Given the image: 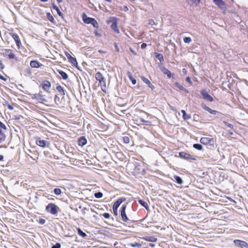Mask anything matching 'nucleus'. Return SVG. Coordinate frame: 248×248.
Here are the masks:
<instances>
[{
  "mask_svg": "<svg viewBox=\"0 0 248 248\" xmlns=\"http://www.w3.org/2000/svg\"><path fill=\"white\" fill-rule=\"evenodd\" d=\"M46 211L50 214L57 216L59 211H60V208L55 203H49L45 208Z\"/></svg>",
  "mask_w": 248,
  "mask_h": 248,
  "instance_id": "f257e3e1",
  "label": "nucleus"
},
{
  "mask_svg": "<svg viewBox=\"0 0 248 248\" xmlns=\"http://www.w3.org/2000/svg\"><path fill=\"white\" fill-rule=\"evenodd\" d=\"M200 142L203 145L208 146L209 149H212L214 147V144L215 143V140L210 136L209 137H202L201 138Z\"/></svg>",
  "mask_w": 248,
  "mask_h": 248,
  "instance_id": "f03ea898",
  "label": "nucleus"
},
{
  "mask_svg": "<svg viewBox=\"0 0 248 248\" xmlns=\"http://www.w3.org/2000/svg\"><path fill=\"white\" fill-rule=\"evenodd\" d=\"M126 201V198L124 197H121L118 199L112 205L113 213L115 216H118V208L122 203Z\"/></svg>",
  "mask_w": 248,
  "mask_h": 248,
  "instance_id": "7ed1b4c3",
  "label": "nucleus"
},
{
  "mask_svg": "<svg viewBox=\"0 0 248 248\" xmlns=\"http://www.w3.org/2000/svg\"><path fill=\"white\" fill-rule=\"evenodd\" d=\"M108 23H111V29L116 33L120 32L117 26V18L114 16L110 17L107 21Z\"/></svg>",
  "mask_w": 248,
  "mask_h": 248,
  "instance_id": "20e7f679",
  "label": "nucleus"
},
{
  "mask_svg": "<svg viewBox=\"0 0 248 248\" xmlns=\"http://www.w3.org/2000/svg\"><path fill=\"white\" fill-rule=\"evenodd\" d=\"M35 142L38 146L42 148L48 146L50 144L47 140H42L40 137L36 138Z\"/></svg>",
  "mask_w": 248,
  "mask_h": 248,
  "instance_id": "39448f33",
  "label": "nucleus"
},
{
  "mask_svg": "<svg viewBox=\"0 0 248 248\" xmlns=\"http://www.w3.org/2000/svg\"><path fill=\"white\" fill-rule=\"evenodd\" d=\"M179 156L183 159L186 160H195L196 158L194 156L190 155L189 154L185 152H180L179 153Z\"/></svg>",
  "mask_w": 248,
  "mask_h": 248,
  "instance_id": "423d86ee",
  "label": "nucleus"
},
{
  "mask_svg": "<svg viewBox=\"0 0 248 248\" xmlns=\"http://www.w3.org/2000/svg\"><path fill=\"white\" fill-rule=\"evenodd\" d=\"M201 94L203 97V98L209 102L213 101V98L209 94L206 90H202L200 92Z\"/></svg>",
  "mask_w": 248,
  "mask_h": 248,
  "instance_id": "0eeeda50",
  "label": "nucleus"
},
{
  "mask_svg": "<svg viewBox=\"0 0 248 248\" xmlns=\"http://www.w3.org/2000/svg\"><path fill=\"white\" fill-rule=\"evenodd\" d=\"M41 87L45 92L49 93L50 88L51 87V83L49 81L47 80H44L41 83Z\"/></svg>",
  "mask_w": 248,
  "mask_h": 248,
  "instance_id": "6e6552de",
  "label": "nucleus"
},
{
  "mask_svg": "<svg viewBox=\"0 0 248 248\" xmlns=\"http://www.w3.org/2000/svg\"><path fill=\"white\" fill-rule=\"evenodd\" d=\"M32 98L33 99H35L40 102H46V99L44 97V96L41 94L39 93H35L33 94L32 96Z\"/></svg>",
  "mask_w": 248,
  "mask_h": 248,
  "instance_id": "1a4fd4ad",
  "label": "nucleus"
},
{
  "mask_svg": "<svg viewBox=\"0 0 248 248\" xmlns=\"http://www.w3.org/2000/svg\"><path fill=\"white\" fill-rule=\"evenodd\" d=\"M3 54L8 56L9 59H14L16 58L15 55L12 52V50L10 49H3L2 50Z\"/></svg>",
  "mask_w": 248,
  "mask_h": 248,
  "instance_id": "9d476101",
  "label": "nucleus"
},
{
  "mask_svg": "<svg viewBox=\"0 0 248 248\" xmlns=\"http://www.w3.org/2000/svg\"><path fill=\"white\" fill-rule=\"evenodd\" d=\"M233 243L236 246H239L242 248H248V244L244 241L235 239L233 240Z\"/></svg>",
  "mask_w": 248,
  "mask_h": 248,
  "instance_id": "9b49d317",
  "label": "nucleus"
},
{
  "mask_svg": "<svg viewBox=\"0 0 248 248\" xmlns=\"http://www.w3.org/2000/svg\"><path fill=\"white\" fill-rule=\"evenodd\" d=\"M9 34L15 40L18 48H19L20 47V46L21 45V43L18 35L17 34L14 33L13 32H10Z\"/></svg>",
  "mask_w": 248,
  "mask_h": 248,
  "instance_id": "f8f14e48",
  "label": "nucleus"
},
{
  "mask_svg": "<svg viewBox=\"0 0 248 248\" xmlns=\"http://www.w3.org/2000/svg\"><path fill=\"white\" fill-rule=\"evenodd\" d=\"M65 55L67 58L69 62L72 63L73 66H77V60L75 57H73L69 53L67 52H65Z\"/></svg>",
  "mask_w": 248,
  "mask_h": 248,
  "instance_id": "ddd939ff",
  "label": "nucleus"
},
{
  "mask_svg": "<svg viewBox=\"0 0 248 248\" xmlns=\"http://www.w3.org/2000/svg\"><path fill=\"white\" fill-rule=\"evenodd\" d=\"M83 22L87 24H89L93 20V17H88L85 13H83L81 15Z\"/></svg>",
  "mask_w": 248,
  "mask_h": 248,
  "instance_id": "4468645a",
  "label": "nucleus"
},
{
  "mask_svg": "<svg viewBox=\"0 0 248 248\" xmlns=\"http://www.w3.org/2000/svg\"><path fill=\"white\" fill-rule=\"evenodd\" d=\"M214 2L221 9L226 8L225 3L223 0H213Z\"/></svg>",
  "mask_w": 248,
  "mask_h": 248,
  "instance_id": "2eb2a0df",
  "label": "nucleus"
},
{
  "mask_svg": "<svg viewBox=\"0 0 248 248\" xmlns=\"http://www.w3.org/2000/svg\"><path fill=\"white\" fill-rule=\"evenodd\" d=\"M141 79L142 80V81L146 83V84L148 85V86L149 88H151L152 89V90H153L154 89H155V86L154 85H153L151 83V82L149 81V80L148 79H147L146 78L143 77V76H141Z\"/></svg>",
  "mask_w": 248,
  "mask_h": 248,
  "instance_id": "dca6fc26",
  "label": "nucleus"
},
{
  "mask_svg": "<svg viewBox=\"0 0 248 248\" xmlns=\"http://www.w3.org/2000/svg\"><path fill=\"white\" fill-rule=\"evenodd\" d=\"M87 140L85 136L80 137L78 139V144L79 146L83 147L87 144Z\"/></svg>",
  "mask_w": 248,
  "mask_h": 248,
  "instance_id": "f3484780",
  "label": "nucleus"
},
{
  "mask_svg": "<svg viewBox=\"0 0 248 248\" xmlns=\"http://www.w3.org/2000/svg\"><path fill=\"white\" fill-rule=\"evenodd\" d=\"M43 64L37 60H32L30 62V66L32 68H38L42 66Z\"/></svg>",
  "mask_w": 248,
  "mask_h": 248,
  "instance_id": "a211bd4d",
  "label": "nucleus"
},
{
  "mask_svg": "<svg viewBox=\"0 0 248 248\" xmlns=\"http://www.w3.org/2000/svg\"><path fill=\"white\" fill-rule=\"evenodd\" d=\"M142 239H144L147 241L150 242H155L157 240V238L154 236H146L145 237H143L141 238Z\"/></svg>",
  "mask_w": 248,
  "mask_h": 248,
  "instance_id": "6ab92c4d",
  "label": "nucleus"
},
{
  "mask_svg": "<svg viewBox=\"0 0 248 248\" xmlns=\"http://www.w3.org/2000/svg\"><path fill=\"white\" fill-rule=\"evenodd\" d=\"M161 71L164 74L166 75L168 78H170L172 76L171 72L164 66L161 69Z\"/></svg>",
  "mask_w": 248,
  "mask_h": 248,
  "instance_id": "aec40b11",
  "label": "nucleus"
},
{
  "mask_svg": "<svg viewBox=\"0 0 248 248\" xmlns=\"http://www.w3.org/2000/svg\"><path fill=\"white\" fill-rule=\"evenodd\" d=\"M52 8L56 11L57 14L60 16H61L62 18H63V14L61 12L59 7L54 3L52 4Z\"/></svg>",
  "mask_w": 248,
  "mask_h": 248,
  "instance_id": "412c9836",
  "label": "nucleus"
},
{
  "mask_svg": "<svg viewBox=\"0 0 248 248\" xmlns=\"http://www.w3.org/2000/svg\"><path fill=\"white\" fill-rule=\"evenodd\" d=\"M201 107L203 109L207 111L211 114H214V113L215 112V110L212 109L209 107L206 106V105L204 103H202Z\"/></svg>",
  "mask_w": 248,
  "mask_h": 248,
  "instance_id": "4be33fe9",
  "label": "nucleus"
},
{
  "mask_svg": "<svg viewBox=\"0 0 248 248\" xmlns=\"http://www.w3.org/2000/svg\"><path fill=\"white\" fill-rule=\"evenodd\" d=\"M201 107L203 109L207 111L211 114H214V113L215 112V110L212 109L209 107L206 106V105L204 103H202Z\"/></svg>",
  "mask_w": 248,
  "mask_h": 248,
  "instance_id": "5701e85b",
  "label": "nucleus"
},
{
  "mask_svg": "<svg viewBox=\"0 0 248 248\" xmlns=\"http://www.w3.org/2000/svg\"><path fill=\"white\" fill-rule=\"evenodd\" d=\"M201 107L203 109L207 111L211 114H214V113L215 112V110L212 109L209 107L206 106V105L204 103H202Z\"/></svg>",
  "mask_w": 248,
  "mask_h": 248,
  "instance_id": "b1692460",
  "label": "nucleus"
},
{
  "mask_svg": "<svg viewBox=\"0 0 248 248\" xmlns=\"http://www.w3.org/2000/svg\"><path fill=\"white\" fill-rule=\"evenodd\" d=\"M46 16L47 18V19L51 22L52 23H53L54 25H56V22L53 17V16H52V15L50 13H46Z\"/></svg>",
  "mask_w": 248,
  "mask_h": 248,
  "instance_id": "393cba45",
  "label": "nucleus"
},
{
  "mask_svg": "<svg viewBox=\"0 0 248 248\" xmlns=\"http://www.w3.org/2000/svg\"><path fill=\"white\" fill-rule=\"evenodd\" d=\"M57 71L62 76L63 79L66 80L68 79V76L65 72L59 69H57Z\"/></svg>",
  "mask_w": 248,
  "mask_h": 248,
  "instance_id": "a878e982",
  "label": "nucleus"
},
{
  "mask_svg": "<svg viewBox=\"0 0 248 248\" xmlns=\"http://www.w3.org/2000/svg\"><path fill=\"white\" fill-rule=\"evenodd\" d=\"M95 78L96 80L100 82V81H102L105 79L103 75L100 72H97L95 75Z\"/></svg>",
  "mask_w": 248,
  "mask_h": 248,
  "instance_id": "bb28decb",
  "label": "nucleus"
},
{
  "mask_svg": "<svg viewBox=\"0 0 248 248\" xmlns=\"http://www.w3.org/2000/svg\"><path fill=\"white\" fill-rule=\"evenodd\" d=\"M120 215L122 217V220L124 222H128L130 219L127 217L125 212H120Z\"/></svg>",
  "mask_w": 248,
  "mask_h": 248,
  "instance_id": "cd10ccee",
  "label": "nucleus"
},
{
  "mask_svg": "<svg viewBox=\"0 0 248 248\" xmlns=\"http://www.w3.org/2000/svg\"><path fill=\"white\" fill-rule=\"evenodd\" d=\"M156 59H157L160 62H164V56L161 53H159L157 52L154 53Z\"/></svg>",
  "mask_w": 248,
  "mask_h": 248,
  "instance_id": "c85d7f7f",
  "label": "nucleus"
},
{
  "mask_svg": "<svg viewBox=\"0 0 248 248\" xmlns=\"http://www.w3.org/2000/svg\"><path fill=\"white\" fill-rule=\"evenodd\" d=\"M127 76L130 79V80L131 81L133 85H135L136 84L137 80L136 79L133 78L132 74L131 72L128 71L127 73Z\"/></svg>",
  "mask_w": 248,
  "mask_h": 248,
  "instance_id": "c756f323",
  "label": "nucleus"
},
{
  "mask_svg": "<svg viewBox=\"0 0 248 248\" xmlns=\"http://www.w3.org/2000/svg\"><path fill=\"white\" fill-rule=\"evenodd\" d=\"M57 91L60 93V94L64 95L65 93V91L64 90L63 88L60 85H58L56 88Z\"/></svg>",
  "mask_w": 248,
  "mask_h": 248,
  "instance_id": "7c9ffc66",
  "label": "nucleus"
},
{
  "mask_svg": "<svg viewBox=\"0 0 248 248\" xmlns=\"http://www.w3.org/2000/svg\"><path fill=\"white\" fill-rule=\"evenodd\" d=\"M138 202L141 205V206L144 207L146 210L149 209V206L147 202L141 199H139L138 200Z\"/></svg>",
  "mask_w": 248,
  "mask_h": 248,
  "instance_id": "2f4dec72",
  "label": "nucleus"
},
{
  "mask_svg": "<svg viewBox=\"0 0 248 248\" xmlns=\"http://www.w3.org/2000/svg\"><path fill=\"white\" fill-rule=\"evenodd\" d=\"M181 112L183 114L182 117L184 120H187L191 118V116L189 114H187L185 110L182 109Z\"/></svg>",
  "mask_w": 248,
  "mask_h": 248,
  "instance_id": "473e14b6",
  "label": "nucleus"
},
{
  "mask_svg": "<svg viewBox=\"0 0 248 248\" xmlns=\"http://www.w3.org/2000/svg\"><path fill=\"white\" fill-rule=\"evenodd\" d=\"M100 86H101V89L102 91L106 93V79H104V80L102 81H100L99 82Z\"/></svg>",
  "mask_w": 248,
  "mask_h": 248,
  "instance_id": "72a5a7b5",
  "label": "nucleus"
},
{
  "mask_svg": "<svg viewBox=\"0 0 248 248\" xmlns=\"http://www.w3.org/2000/svg\"><path fill=\"white\" fill-rule=\"evenodd\" d=\"M23 74L25 76H30L32 74V71L30 67H28L23 71Z\"/></svg>",
  "mask_w": 248,
  "mask_h": 248,
  "instance_id": "f704fd0d",
  "label": "nucleus"
},
{
  "mask_svg": "<svg viewBox=\"0 0 248 248\" xmlns=\"http://www.w3.org/2000/svg\"><path fill=\"white\" fill-rule=\"evenodd\" d=\"M173 177H174V181L178 184L181 185L183 183V181L182 179L179 176L174 175L173 176Z\"/></svg>",
  "mask_w": 248,
  "mask_h": 248,
  "instance_id": "c9c22d12",
  "label": "nucleus"
},
{
  "mask_svg": "<svg viewBox=\"0 0 248 248\" xmlns=\"http://www.w3.org/2000/svg\"><path fill=\"white\" fill-rule=\"evenodd\" d=\"M202 144L195 143L193 145V147L198 151H202L203 149Z\"/></svg>",
  "mask_w": 248,
  "mask_h": 248,
  "instance_id": "e433bc0d",
  "label": "nucleus"
},
{
  "mask_svg": "<svg viewBox=\"0 0 248 248\" xmlns=\"http://www.w3.org/2000/svg\"><path fill=\"white\" fill-rule=\"evenodd\" d=\"M77 231L78 234L80 236L82 237H85L87 236L86 234L84 232H83L80 228H78Z\"/></svg>",
  "mask_w": 248,
  "mask_h": 248,
  "instance_id": "4c0bfd02",
  "label": "nucleus"
},
{
  "mask_svg": "<svg viewBox=\"0 0 248 248\" xmlns=\"http://www.w3.org/2000/svg\"><path fill=\"white\" fill-rule=\"evenodd\" d=\"M6 138V135L4 133L2 132V130L0 129V142H2L5 140Z\"/></svg>",
  "mask_w": 248,
  "mask_h": 248,
  "instance_id": "58836bf2",
  "label": "nucleus"
},
{
  "mask_svg": "<svg viewBox=\"0 0 248 248\" xmlns=\"http://www.w3.org/2000/svg\"><path fill=\"white\" fill-rule=\"evenodd\" d=\"M93 25V26L95 28L98 29L99 28V25L97 21L95 19V18H93V20L90 23Z\"/></svg>",
  "mask_w": 248,
  "mask_h": 248,
  "instance_id": "ea45409f",
  "label": "nucleus"
},
{
  "mask_svg": "<svg viewBox=\"0 0 248 248\" xmlns=\"http://www.w3.org/2000/svg\"><path fill=\"white\" fill-rule=\"evenodd\" d=\"M54 194L57 196L60 195L62 193V190L60 188H55L53 190Z\"/></svg>",
  "mask_w": 248,
  "mask_h": 248,
  "instance_id": "a19ab883",
  "label": "nucleus"
},
{
  "mask_svg": "<svg viewBox=\"0 0 248 248\" xmlns=\"http://www.w3.org/2000/svg\"><path fill=\"white\" fill-rule=\"evenodd\" d=\"M103 196V193L101 192H97L94 193V196L97 199L101 198Z\"/></svg>",
  "mask_w": 248,
  "mask_h": 248,
  "instance_id": "79ce46f5",
  "label": "nucleus"
},
{
  "mask_svg": "<svg viewBox=\"0 0 248 248\" xmlns=\"http://www.w3.org/2000/svg\"><path fill=\"white\" fill-rule=\"evenodd\" d=\"M214 115L216 116V118H221L223 114L219 111L215 110V112L214 113Z\"/></svg>",
  "mask_w": 248,
  "mask_h": 248,
  "instance_id": "37998d69",
  "label": "nucleus"
},
{
  "mask_svg": "<svg viewBox=\"0 0 248 248\" xmlns=\"http://www.w3.org/2000/svg\"><path fill=\"white\" fill-rule=\"evenodd\" d=\"M184 43L189 44L191 42V38L190 37H185L183 39Z\"/></svg>",
  "mask_w": 248,
  "mask_h": 248,
  "instance_id": "c03bdc74",
  "label": "nucleus"
},
{
  "mask_svg": "<svg viewBox=\"0 0 248 248\" xmlns=\"http://www.w3.org/2000/svg\"><path fill=\"white\" fill-rule=\"evenodd\" d=\"M174 85L181 91H182L184 89V87L180 84L178 82H175L174 83Z\"/></svg>",
  "mask_w": 248,
  "mask_h": 248,
  "instance_id": "a18cd8bd",
  "label": "nucleus"
},
{
  "mask_svg": "<svg viewBox=\"0 0 248 248\" xmlns=\"http://www.w3.org/2000/svg\"><path fill=\"white\" fill-rule=\"evenodd\" d=\"M130 245L133 248L138 247L139 248H140V247H141V244L137 242L131 243Z\"/></svg>",
  "mask_w": 248,
  "mask_h": 248,
  "instance_id": "49530a36",
  "label": "nucleus"
},
{
  "mask_svg": "<svg viewBox=\"0 0 248 248\" xmlns=\"http://www.w3.org/2000/svg\"><path fill=\"white\" fill-rule=\"evenodd\" d=\"M54 101L56 104H59L60 103V98L57 94H56L54 97Z\"/></svg>",
  "mask_w": 248,
  "mask_h": 248,
  "instance_id": "de8ad7c7",
  "label": "nucleus"
},
{
  "mask_svg": "<svg viewBox=\"0 0 248 248\" xmlns=\"http://www.w3.org/2000/svg\"><path fill=\"white\" fill-rule=\"evenodd\" d=\"M223 123L227 126H228V127H229L231 129H233V125L231 124H230L226 121H224L223 122Z\"/></svg>",
  "mask_w": 248,
  "mask_h": 248,
  "instance_id": "09e8293b",
  "label": "nucleus"
},
{
  "mask_svg": "<svg viewBox=\"0 0 248 248\" xmlns=\"http://www.w3.org/2000/svg\"><path fill=\"white\" fill-rule=\"evenodd\" d=\"M43 196L46 197L48 200H51V201H54V198H52L51 197V195H50L49 194H47L46 193H44L43 194Z\"/></svg>",
  "mask_w": 248,
  "mask_h": 248,
  "instance_id": "8fccbe9b",
  "label": "nucleus"
},
{
  "mask_svg": "<svg viewBox=\"0 0 248 248\" xmlns=\"http://www.w3.org/2000/svg\"><path fill=\"white\" fill-rule=\"evenodd\" d=\"M37 221L41 225H44L46 223V220L42 218H40Z\"/></svg>",
  "mask_w": 248,
  "mask_h": 248,
  "instance_id": "3c124183",
  "label": "nucleus"
},
{
  "mask_svg": "<svg viewBox=\"0 0 248 248\" xmlns=\"http://www.w3.org/2000/svg\"><path fill=\"white\" fill-rule=\"evenodd\" d=\"M123 141L124 143H128L129 142V138L127 136L124 137Z\"/></svg>",
  "mask_w": 248,
  "mask_h": 248,
  "instance_id": "603ef678",
  "label": "nucleus"
},
{
  "mask_svg": "<svg viewBox=\"0 0 248 248\" xmlns=\"http://www.w3.org/2000/svg\"><path fill=\"white\" fill-rule=\"evenodd\" d=\"M126 208V204H123L122 205V206H121L120 212H125Z\"/></svg>",
  "mask_w": 248,
  "mask_h": 248,
  "instance_id": "864d4df0",
  "label": "nucleus"
},
{
  "mask_svg": "<svg viewBox=\"0 0 248 248\" xmlns=\"http://www.w3.org/2000/svg\"><path fill=\"white\" fill-rule=\"evenodd\" d=\"M61 245L60 243H56L55 245H53L51 248H61Z\"/></svg>",
  "mask_w": 248,
  "mask_h": 248,
  "instance_id": "5fc2aeb1",
  "label": "nucleus"
},
{
  "mask_svg": "<svg viewBox=\"0 0 248 248\" xmlns=\"http://www.w3.org/2000/svg\"><path fill=\"white\" fill-rule=\"evenodd\" d=\"M0 129H7L6 125L1 121H0Z\"/></svg>",
  "mask_w": 248,
  "mask_h": 248,
  "instance_id": "6e6d98bb",
  "label": "nucleus"
},
{
  "mask_svg": "<svg viewBox=\"0 0 248 248\" xmlns=\"http://www.w3.org/2000/svg\"><path fill=\"white\" fill-rule=\"evenodd\" d=\"M103 216L104 218L108 219L110 218V215L108 213H105L103 214Z\"/></svg>",
  "mask_w": 248,
  "mask_h": 248,
  "instance_id": "4d7b16f0",
  "label": "nucleus"
},
{
  "mask_svg": "<svg viewBox=\"0 0 248 248\" xmlns=\"http://www.w3.org/2000/svg\"><path fill=\"white\" fill-rule=\"evenodd\" d=\"M148 23H149V24L151 25H156L155 21L153 19H150L149 20Z\"/></svg>",
  "mask_w": 248,
  "mask_h": 248,
  "instance_id": "13d9d810",
  "label": "nucleus"
},
{
  "mask_svg": "<svg viewBox=\"0 0 248 248\" xmlns=\"http://www.w3.org/2000/svg\"><path fill=\"white\" fill-rule=\"evenodd\" d=\"M6 103L7 104V107L9 109H10L11 110H12L14 109V107L11 105H10L8 102H6Z\"/></svg>",
  "mask_w": 248,
  "mask_h": 248,
  "instance_id": "bf43d9fd",
  "label": "nucleus"
},
{
  "mask_svg": "<svg viewBox=\"0 0 248 248\" xmlns=\"http://www.w3.org/2000/svg\"><path fill=\"white\" fill-rule=\"evenodd\" d=\"M199 116L198 115L195 114L193 117V119L194 121L198 122L199 121Z\"/></svg>",
  "mask_w": 248,
  "mask_h": 248,
  "instance_id": "052dcab7",
  "label": "nucleus"
},
{
  "mask_svg": "<svg viewBox=\"0 0 248 248\" xmlns=\"http://www.w3.org/2000/svg\"><path fill=\"white\" fill-rule=\"evenodd\" d=\"M114 47H115L116 51L117 52H119V48L118 44L116 43H114Z\"/></svg>",
  "mask_w": 248,
  "mask_h": 248,
  "instance_id": "680f3d73",
  "label": "nucleus"
},
{
  "mask_svg": "<svg viewBox=\"0 0 248 248\" xmlns=\"http://www.w3.org/2000/svg\"><path fill=\"white\" fill-rule=\"evenodd\" d=\"M186 81L190 84H192V82L190 78L189 77H187L186 78Z\"/></svg>",
  "mask_w": 248,
  "mask_h": 248,
  "instance_id": "e2e57ef3",
  "label": "nucleus"
},
{
  "mask_svg": "<svg viewBox=\"0 0 248 248\" xmlns=\"http://www.w3.org/2000/svg\"><path fill=\"white\" fill-rule=\"evenodd\" d=\"M140 122H142V123H143L147 124V123H150V122H149V121H147V120H144L143 118H140Z\"/></svg>",
  "mask_w": 248,
  "mask_h": 248,
  "instance_id": "0e129e2a",
  "label": "nucleus"
},
{
  "mask_svg": "<svg viewBox=\"0 0 248 248\" xmlns=\"http://www.w3.org/2000/svg\"><path fill=\"white\" fill-rule=\"evenodd\" d=\"M147 46V44L145 43H143L141 45V48L143 49Z\"/></svg>",
  "mask_w": 248,
  "mask_h": 248,
  "instance_id": "69168bd1",
  "label": "nucleus"
},
{
  "mask_svg": "<svg viewBox=\"0 0 248 248\" xmlns=\"http://www.w3.org/2000/svg\"><path fill=\"white\" fill-rule=\"evenodd\" d=\"M4 68V65H3L2 62L0 60V70H2Z\"/></svg>",
  "mask_w": 248,
  "mask_h": 248,
  "instance_id": "338daca9",
  "label": "nucleus"
},
{
  "mask_svg": "<svg viewBox=\"0 0 248 248\" xmlns=\"http://www.w3.org/2000/svg\"><path fill=\"white\" fill-rule=\"evenodd\" d=\"M94 34L96 36H97V37L101 36V34L100 33H98V31L96 30L94 31Z\"/></svg>",
  "mask_w": 248,
  "mask_h": 248,
  "instance_id": "774afa93",
  "label": "nucleus"
}]
</instances>
